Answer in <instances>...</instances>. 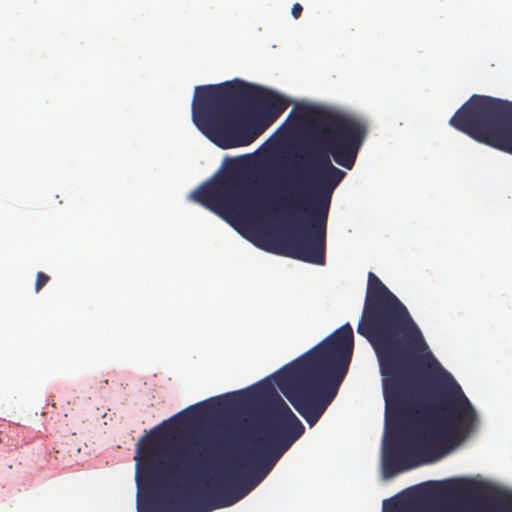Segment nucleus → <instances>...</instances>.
Listing matches in <instances>:
<instances>
[{"instance_id":"1","label":"nucleus","mask_w":512,"mask_h":512,"mask_svg":"<svg viewBox=\"0 0 512 512\" xmlns=\"http://www.w3.org/2000/svg\"><path fill=\"white\" fill-rule=\"evenodd\" d=\"M357 332L372 345L383 377L386 429L408 427L414 463L385 452L383 476L440 459L443 448L477 426V414L460 385L437 362L406 306L373 273Z\"/></svg>"},{"instance_id":"2","label":"nucleus","mask_w":512,"mask_h":512,"mask_svg":"<svg viewBox=\"0 0 512 512\" xmlns=\"http://www.w3.org/2000/svg\"><path fill=\"white\" fill-rule=\"evenodd\" d=\"M353 329L349 323L334 331L311 350L255 387L266 399L257 430L232 462L252 485L235 500L250 493L276 462L305 432L302 422L277 393L275 385L295 410L313 427L335 398L352 359Z\"/></svg>"},{"instance_id":"3","label":"nucleus","mask_w":512,"mask_h":512,"mask_svg":"<svg viewBox=\"0 0 512 512\" xmlns=\"http://www.w3.org/2000/svg\"><path fill=\"white\" fill-rule=\"evenodd\" d=\"M298 110L304 117L317 119L314 126L317 149L308 153L309 161L290 190L295 207H304L308 217L304 220V229L300 231L258 233L257 245L277 255L324 265L331 198L346 176L345 171L332 164L330 157L336 164L351 170L365 140L367 126L356 117L314 105H300Z\"/></svg>"},{"instance_id":"4","label":"nucleus","mask_w":512,"mask_h":512,"mask_svg":"<svg viewBox=\"0 0 512 512\" xmlns=\"http://www.w3.org/2000/svg\"><path fill=\"white\" fill-rule=\"evenodd\" d=\"M137 512H192V405L136 444Z\"/></svg>"},{"instance_id":"5","label":"nucleus","mask_w":512,"mask_h":512,"mask_svg":"<svg viewBox=\"0 0 512 512\" xmlns=\"http://www.w3.org/2000/svg\"><path fill=\"white\" fill-rule=\"evenodd\" d=\"M449 124L472 139L512 155V102L472 95Z\"/></svg>"},{"instance_id":"6","label":"nucleus","mask_w":512,"mask_h":512,"mask_svg":"<svg viewBox=\"0 0 512 512\" xmlns=\"http://www.w3.org/2000/svg\"><path fill=\"white\" fill-rule=\"evenodd\" d=\"M238 102L218 103L203 111L194 108V125L223 149L246 146L258 136L254 130L239 125Z\"/></svg>"},{"instance_id":"7","label":"nucleus","mask_w":512,"mask_h":512,"mask_svg":"<svg viewBox=\"0 0 512 512\" xmlns=\"http://www.w3.org/2000/svg\"><path fill=\"white\" fill-rule=\"evenodd\" d=\"M252 481L243 474L233 463L219 468L211 477L208 484V493L202 499L194 483V512H210L216 508L229 507L246 495L237 500L243 490L250 487Z\"/></svg>"},{"instance_id":"8","label":"nucleus","mask_w":512,"mask_h":512,"mask_svg":"<svg viewBox=\"0 0 512 512\" xmlns=\"http://www.w3.org/2000/svg\"><path fill=\"white\" fill-rule=\"evenodd\" d=\"M194 201L230 222L239 215L242 201L239 177L233 172L214 177L194 191Z\"/></svg>"},{"instance_id":"9","label":"nucleus","mask_w":512,"mask_h":512,"mask_svg":"<svg viewBox=\"0 0 512 512\" xmlns=\"http://www.w3.org/2000/svg\"><path fill=\"white\" fill-rule=\"evenodd\" d=\"M240 104L254 112L260 119L261 128L255 131L259 135L275 122L289 105L283 96L273 91L256 89L246 83L243 84Z\"/></svg>"},{"instance_id":"10","label":"nucleus","mask_w":512,"mask_h":512,"mask_svg":"<svg viewBox=\"0 0 512 512\" xmlns=\"http://www.w3.org/2000/svg\"><path fill=\"white\" fill-rule=\"evenodd\" d=\"M244 82L234 80L219 85H202L194 87V108L199 105L209 106L215 102H239Z\"/></svg>"},{"instance_id":"11","label":"nucleus","mask_w":512,"mask_h":512,"mask_svg":"<svg viewBox=\"0 0 512 512\" xmlns=\"http://www.w3.org/2000/svg\"><path fill=\"white\" fill-rule=\"evenodd\" d=\"M245 391H235L194 404V421L199 416H211L220 412H227L235 408L245 395Z\"/></svg>"},{"instance_id":"12","label":"nucleus","mask_w":512,"mask_h":512,"mask_svg":"<svg viewBox=\"0 0 512 512\" xmlns=\"http://www.w3.org/2000/svg\"><path fill=\"white\" fill-rule=\"evenodd\" d=\"M224 434H223V431L221 429V427H217L216 429L212 430L209 435H208V445L211 449H218L222 442H223V437Z\"/></svg>"},{"instance_id":"13","label":"nucleus","mask_w":512,"mask_h":512,"mask_svg":"<svg viewBox=\"0 0 512 512\" xmlns=\"http://www.w3.org/2000/svg\"><path fill=\"white\" fill-rule=\"evenodd\" d=\"M50 280V277L44 272H38L36 275L35 291L38 293Z\"/></svg>"},{"instance_id":"14","label":"nucleus","mask_w":512,"mask_h":512,"mask_svg":"<svg viewBox=\"0 0 512 512\" xmlns=\"http://www.w3.org/2000/svg\"><path fill=\"white\" fill-rule=\"evenodd\" d=\"M302 11H303V8H302L301 4H299V3H295V4L292 6L291 14H292V16H293L295 19H298V18L301 16Z\"/></svg>"},{"instance_id":"15","label":"nucleus","mask_w":512,"mask_h":512,"mask_svg":"<svg viewBox=\"0 0 512 512\" xmlns=\"http://www.w3.org/2000/svg\"><path fill=\"white\" fill-rule=\"evenodd\" d=\"M254 183L259 184L261 186H266V184H268V177H266V176L257 177V179L254 180Z\"/></svg>"},{"instance_id":"16","label":"nucleus","mask_w":512,"mask_h":512,"mask_svg":"<svg viewBox=\"0 0 512 512\" xmlns=\"http://www.w3.org/2000/svg\"><path fill=\"white\" fill-rule=\"evenodd\" d=\"M398 502H392L389 507V512H396L398 510Z\"/></svg>"},{"instance_id":"17","label":"nucleus","mask_w":512,"mask_h":512,"mask_svg":"<svg viewBox=\"0 0 512 512\" xmlns=\"http://www.w3.org/2000/svg\"><path fill=\"white\" fill-rule=\"evenodd\" d=\"M270 207H271V202H270V201H264V202H263V208H264L265 210H266V209H268V208H270Z\"/></svg>"},{"instance_id":"18","label":"nucleus","mask_w":512,"mask_h":512,"mask_svg":"<svg viewBox=\"0 0 512 512\" xmlns=\"http://www.w3.org/2000/svg\"><path fill=\"white\" fill-rule=\"evenodd\" d=\"M428 484H429V485H431V486H437V485H439V483H438V482H429Z\"/></svg>"},{"instance_id":"19","label":"nucleus","mask_w":512,"mask_h":512,"mask_svg":"<svg viewBox=\"0 0 512 512\" xmlns=\"http://www.w3.org/2000/svg\"><path fill=\"white\" fill-rule=\"evenodd\" d=\"M387 502H388V500H384V502H383L384 510L386 509Z\"/></svg>"},{"instance_id":"20","label":"nucleus","mask_w":512,"mask_h":512,"mask_svg":"<svg viewBox=\"0 0 512 512\" xmlns=\"http://www.w3.org/2000/svg\"><path fill=\"white\" fill-rule=\"evenodd\" d=\"M508 503L512 504V497H509V499L507 500Z\"/></svg>"}]
</instances>
